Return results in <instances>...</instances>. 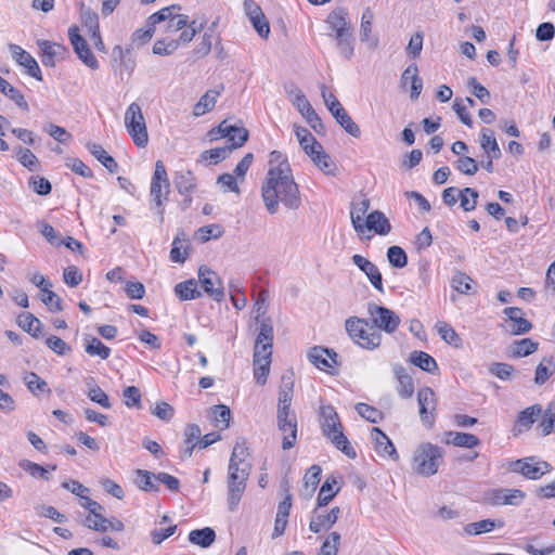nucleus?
<instances>
[{
  "label": "nucleus",
  "instance_id": "de8ad7c7",
  "mask_svg": "<svg viewBox=\"0 0 555 555\" xmlns=\"http://www.w3.org/2000/svg\"><path fill=\"white\" fill-rule=\"evenodd\" d=\"M206 23H207V21L204 17L201 18V21H198V20H193L192 22L189 21V24L186 25V27L181 29L182 33L180 34V37L178 39L179 44L180 43L186 44V43L191 42L193 40V38L195 37V35L204 28Z\"/></svg>",
  "mask_w": 555,
  "mask_h": 555
},
{
  "label": "nucleus",
  "instance_id": "bf43d9fd",
  "mask_svg": "<svg viewBox=\"0 0 555 555\" xmlns=\"http://www.w3.org/2000/svg\"><path fill=\"white\" fill-rule=\"evenodd\" d=\"M473 280L464 272L457 271L451 279V286L460 294H469Z\"/></svg>",
  "mask_w": 555,
  "mask_h": 555
},
{
  "label": "nucleus",
  "instance_id": "f8f14e48",
  "mask_svg": "<svg viewBox=\"0 0 555 555\" xmlns=\"http://www.w3.org/2000/svg\"><path fill=\"white\" fill-rule=\"evenodd\" d=\"M198 279L204 292L216 301H221L224 297L223 285L218 274L207 267H201Z\"/></svg>",
  "mask_w": 555,
  "mask_h": 555
},
{
  "label": "nucleus",
  "instance_id": "4468645a",
  "mask_svg": "<svg viewBox=\"0 0 555 555\" xmlns=\"http://www.w3.org/2000/svg\"><path fill=\"white\" fill-rule=\"evenodd\" d=\"M328 29L332 31L330 36H339L353 31L349 14L345 8H336L331 11L325 20Z\"/></svg>",
  "mask_w": 555,
  "mask_h": 555
},
{
  "label": "nucleus",
  "instance_id": "473e14b6",
  "mask_svg": "<svg viewBox=\"0 0 555 555\" xmlns=\"http://www.w3.org/2000/svg\"><path fill=\"white\" fill-rule=\"evenodd\" d=\"M410 362L430 374H435L438 371V364L436 360L424 351H413L410 354Z\"/></svg>",
  "mask_w": 555,
  "mask_h": 555
},
{
  "label": "nucleus",
  "instance_id": "39448f33",
  "mask_svg": "<svg viewBox=\"0 0 555 555\" xmlns=\"http://www.w3.org/2000/svg\"><path fill=\"white\" fill-rule=\"evenodd\" d=\"M443 449L430 442L421 443L414 452L413 470L423 477L435 475L443 462Z\"/></svg>",
  "mask_w": 555,
  "mask_h": 555
},
{
  "label": "nucleus",
  "instance_id": "6e6d98bb",
  "mask_svg": "<svg viewBox=\"0 0 555 555\" xmlns=\"http://www.w3.org/2000/svg\"><path fill=\"white\" fill-rule=\"evenodd\" d=\"M356 410L360 416L373 424L380 423L384 417L379 410L366 403H358Z\"/></svg>",
  "mask_w": 555,
  "mask_h": 555
},
{
  "label": "nucleus",
  "instance_id": "2f4dec72",
  "mask_svg": "<svg viewBox=\"0 0 555 555\" xmlns=\"http://www.w3.org/2000/svg\"><path fill=\"white\" fill-rule=\"evenodd\" d=\"M17 324L25 332L29 333L34 338H39L42 336V333H41L42 323L38 318H36L30 312L21 313L17 317Z\"/></svg>",
  "mask_w": 555,
  "mask_h": 555
},
{
  "label": "nucleus",
  "instance_id": "69168bd1",
  "mask_svg": "<svg viewBox=\"0 0 555 555\" xmlns=\"http://www.w3.org/2000/svg\"><path fill=\"white\" fill-rule=\"evenodd\" d=\"M340 534L336 531L331 532L317 555H337Z\"/></svg>",
  "mask_w": 555,
  "mask_h": 555
},
{
  "label": "nucleus",
  "instance_id": "58836bf2",
  "mask_svg": "<svg viewBox=\"0 0 555 555\" xmlns=\"http://www.w3.org/2000/svg\"><path fill=\"white\" fill-rule=\"evenodd\" d=\"M504 521L501 519H482L476 522L468 524L465 528L468 534L477 535L492 531L494 528H502Z\"/></svg>",
  "mask_w": 555,
  "mask_h": 555
},
{
  "label": "nucleus",
  "instance_id": "0e129e2a",
  "mask_svg": "<svg viewBox=\"0 0 555 555\" xmlns=\"http://www.w3.org/2000/svg\"><path fill=\"white\" fill-rule=\"evenodd\" d=\"M268 170H283L292 172L291 165L287 160V158L279 151H272L270 153V159H269V169Z\"/></svg>",
  "mask_w": 555,
  "mask_h": 555
},
{
  "label": "nucleus",
  "instance_id": "4be33fe9",
  "mask_svg": "<svg viewBox=\"0 0 555 555\" xmlns=\"http://www.w3.org/2000/svg\"><path fill=\"white\" fill-rule=\"evenodd\" d=\"M363 233L365 230L374 231L378 235H387L391 231V224L386 215L380 210H374L365 218L362 224Z\"/></svg>",
  "mask_w": 555,
  "mask_h": 555
},
{
  "label": "nucleus",
  "instance_id": "9b49d317",
  "mask_svg": "<svg viewBox=\"0 0 555 555\" xmlns=\"http://www.w3.org/2000/svg\"><path fill=\"white\" fill-rule=\"evenodd\" d=\"M526 499V493L520 489H493L486 493L485 500L490 505L518 506Z\"/></svg>",
  "mask_w": 555,
  "mask_h": 555
},
{
  "label": "nucleus",
  "instance_id": "7ed1b4c3",
  "mask_svg": "<svg viewBox=\"0 0 555 555\" xmlns=\"http://www.w3.org/2000/svg\"><path fill=\"white\" fill-rule=\"evenodd\" d=\"M321 428L323 435L349 459H356L357 452L343 433L339 416L332 405L320 408Z\"/></svg>",
  "mask_w": 555,
  "mask_h": 555
},
{
  "label": "nucleus",
  "instance_id": "4c0bfd02",
  "mask_svg": "<svg viewBox=\"0 0 555 555\" xmlns=\"http://www.w3.org/2000/svg\"><path fill=\"white\" fill-rule=\"evenodd\" d=\"M176 295L182 300L196 299L202 296L194 279L181 282L175 286Z\"/></svg>",
  "mask_w": 555,
  "mask_h": 555
},
{
  "label": "nucleus",
  "instance_id": "423d86ee",
  "mask_svg": "<svg viewBox=\"0 0 555 555\" xmlns=\"http://www.w3.org/2000/svg\"><path fill=\"white\" fill-rule=\"evenodd\" d=\"M170 192V182L166 167L162 160L155 163V170L151 181L150 196L151 208L156 210L159 216L160 222L164 220L165 207L164 204L168 201Z\"/></svg>",
  "mask_w": 555,
  "mask_h": 555
},
{
  "label": "nucleus",
  "instance_id": "5fc2aeb1",
  "mask_svg": "<svg viewBox=\"0 0 555 555\" xmlns=\"http://www.w3.org/2000/svg\"><path fill=\"white\" fill-rule=\"evenodd\" d=\"M231 420V411L230 408L223 404L215 405L211 409V421L215 426H219V423L222 424V429L228 428Z\"/></svg>",
  "mask_w": 555,
  "mask_h": 555
},
{
  "label": "nucleus",
  "instance_id": "2eb2a0df",
  "mask_svg": "<svg viewBox=\"0 0 555 555\" xmlns=\"http://www.w3.org/2000/svg\"><path fill=\"white\" fill-rule=\"evenodd\" d=\"M38 46L41 50V62L48 67L55 66L56 60L63 61L68 54L65 46L49 40H39Z\"/></svg>",
  "mask_w": 555,
  "mask_h": 555
},
{
  "label": "nucleus",
  "instance_id": "052dcab7",
  "mask_svg": "<svg viewBox=\"0 0 555 555\" xmlns=\"http://www.w3.org/2000/svg\"><path fill=\"white\" fill-rule=\"evenodd\" d=\"M294 392V379L293 373L284 374L282 376L280 389H279V401L281 402H292Z\"/></svg>",
  "mask_w": 555,
  "mask_h": 555
},
{
  "label": "nucleus",
  "instance_id": "bb28decb",
  "mask_svg": "<svg viewBox=\"0 0 555 555\" xmlns=\"http://www.w3.org/2000/svg\"><path fill=\"white\" fill-rule=\"evenodd\" d=\"M189 238L184 232H179L173 242L170 250V260L173 262L183 263L189 256Z\"/></svg>",
  "mask_w": 555,
  "mask_h": 555
},
{
  "label": "nucleus",
  "instance_id": "b1692460",
  "mask_svg": "<svg viewBox=\"0 0 555 555\" xmlns=\"http://www.w3.org/2000/svg\"><path fill=\"white\" fill-rule=\"evenodd\" d=\"M336 352L323 347H313L308 353V359L320 370H326L336 364Z\"/></svg>",
  "mask_w": 555,
  "mask_h": 555
},
{
  "label": "nucleus",
  "instance_id": "864d4df0",
  "mask_svg": "<svg viewBox=\"0 0 555 555\" xmlns=\"http://www.w3.org/2000/svg\"><path fill=\"white\" fill-rule=\"evenodd\" d=\"M543 436H547L555 430V404L551 403L543 414V418L538 425Z\"/></svg>",
  "mask_w": 555,
  "mask_h": 555
},
{
  "label": "nucleus",
  "instance_id": "c03bdc74",
  "mask_svg": "<svg viewBox=\"0 0 555 555\" xmlns=\"http://www.w3.org/2000/svg\"><path fill=\"white\" fill-rule=\"evenodd\" d=\"M80 17L89 34L98 35V30H100L98 14L90 8H87L83 3H80Z\"/></svg>",
  "mask_w": 555,
  "mask_h": 555
},
{
  "label": "nucleus",
  "instance_id": "0eeeda50",
  "mask_svg": "<svg viewBox=\"0 0 555 555\" xmlns=\"http://www.w3.org/2000/svg\"><path fill=\"white\" fill-rule=\"evenodd\" d=\"M125 127L138 147H145L149 143V133L141 106L133 102L125 113Z\"/></svg>",
  "mask_w": 555,
  "mask_h": 555
},
{
  "label": "nucleus",
  "instance_id": "412c9836",
  "mask_svg": "<svg viewBox=\"0 0 555 555\" xmlns=\"http://www.w3.org/2000/svg\"><path fill=\"white\" fill-rule=\"evenodd\" d=\"M278 428L283 433L282 449H292L297 441V417L276 418Z\"/></svg>",
  "mask_w": 555,
  "mask_h": 555
},
{
  "label": "nucleus",
  "instance_id": "37998d69",
  "mask_svg": "<svg viewBox=\"0 0 555 555\" xmlns=\"http://www.w3.org/2000/svg\"><path fill=\"white\" fill-rule=\"evenodd\" d=\"M337 481L334 477H328L325 482L322 485L320 492L317 499V506L323 507L326 506L333 498L338 493L339 488L333 491V486L336 485Z\"/></svg>",
  "mask_w": 555,
  "mask_h": 555
},
{
  "label": "nucleus",
  "instance_id": "ddd939ff",
  "mask_svg": "<svg viewBox=\"0 0 555 555\" xmlns=\"http://www.w3.org/2000/svg\"><path fill=\"white\" fill-rule=\"evenodd\" d=\"M68 37L78 57L91 69H96L99 67L98 60L90 50L86 39L79 35L76 26L68 29Z\"/></svg>",
  "mask_w": 555,
  "mask_h": 555
},
{
  "label": "nucleus",
  "instance_id": "774afa93",
  "mask_svg": "<svg viewBox=\"0 0 555 555\" xmlns=\"http://www.w3.org/2000/svg\"><path fill=\"white\" fill-rule=\"evenodd\" d=\"M212 29L206 30L202 36L201 42L193 50V55L197 59L208 55L212 47Z\"/></svg>",
  "mask_w": 555,
  "mask_h": 555
},
{
  "label": "nucleus",
  "instance_id": "338daca9",
  "mask_svg": "<svg viewBox=\"0 0 555 555\" xmlns=\"http://www.w3.org/2000/svg\"><path fill=\"white\" fill-rule=\"evenodd\" d=\"M16 156L18 162L30 171L35 170L39 164L37 156L28 149L18 146L16 149Z\"/></svg>",
  "mask_w": 555,
  "mask_h": 555
},
{
  "label": "nucleus",
  "instance_id": "a878e982",
  "mask_svg": "<svg viewBox=\"0 0 555 555\" xmlns=\"http://www.w3.org/2000/svg\"><path fill=\"white\" fill-rule=\"evenodd\" d=\"M173 183L179 194H188L196 190V178L192 170H179L175 172Z\"/></svg>",
  "mask_w": 555,
  "mask_h": 555
},
{
  "label": "nucleus",
  "instance_id": "393cba45",
  "mask_svg": "<svg viewBox=\"0 0 555 555\" xmlns=\"http://www.w3.org/2000/svg\"><path fill=\"white\" fill-rule=\"evenodd\" d=\"M202 430L196 424H189L184 429V448L180 452L182 460L192 456L194 448L198 444L201 439Z\"/></svg>",
  "mask_w": 555,
  "mask_h": 555
},
{
  "label": "nucleus",
  "instance_id": "1a4fd4ad",
  "mask_svg": "<svg viewBox=\"0 0 555 555\" xmlns=\"http://www.w3.org/2000/svg\"><path fill=\"white\" fill-rule=\"evenodd\" d=\"M508 470L519 473L525 478L537 480L551 470V465L545 461H538L534 456L511 461Z\"/></svg>",
  "mask_w": 555,
  "mask_h": 555
},
{
  "label": "nucleus",
  "instance_id": "13d9d810",
  "mask_svg": "<svg viewBox=\"0 0 555 555\" xmlns=\"http://www.w3.org/2000/svg\"><path fill=\"white\" fill-rule=\"evenodd\" d=\"M295 98L292 99V103L298 112L307 119L311 116L315 111L307 100L306 95L301 92L300 89L295 88Z\"/></svg>",
  "mask_w": 555,
  "mask_h": 555
},
{
  "label": "nucleus",
  "instance_id": "6ab92c4d",
  "mask_svg": "<svg viewBox=\"0 0 555 555\" xmlns=\"http://www.w3.org/2000/svg\"><path fill=\"white\" fill-rule=\"evenodd\" d=\"M371 436L374 440L375 451L383 457H389L393 461L399 459L396 448L388 436L378 427H373Z\"/></svg>",
  "mask_w": 555,
  "mask_h": 555
},
{
  "label": "nucleus",
  "instance_id": "a211bd4d",
  "mask_svg": "<svg viewBox=\"0 0 555 555\" xmlns=\"http://www.w3.org/2000/svg\"><path fill=\"white\" fill-rule=\"evenodd\" d=\"M352 261L363 273H365L373 287L378 292L384 293L383 278L378 268L361 255H353Z\"/></svg>",
  "mask_w": 555,
  "mask_h": 555
},
{
  "label": "nucleus",
  "instance_id": "e2e57ef3",
  "mask_svg": "<svg viewBox=\"0 0 555 555\" xmlns=\"http://www.w3.org/2000/svg\"><path fill=\"white\" fill-rule=\"evenodd\" d=\"M20 466L34 478H39L43 480L50 479L49 469L44 468L43 466L35 462L24 460L20 463Z\"/></svg>",
  "mask_w": 555,
  "mask_h": 555
},
{
  "label": "nucleus",
  "instance_id": "ea45409f",
  "mask_svg": "<svg viewBox=\"0 0 555 555\" xmlns=\"http://www.w3.org/2000/svg\"><path fill=\"white\" fill-rule=\"evenodd\" d=\"M336 48L339 54L346 59L350 60L354 54V37L353 31L335 36Z\"/></svg>",
  "mask_w": 555,
  "mask_h": 555
},
{
  "label": "nucleus",
  "instance_id": "9d476101",
  "mask_svg": "<svg viewBox=\"0 0 555 555\" xmlns=\"http://www.w3.org/2000/svg\"><path fill=\"white\" fill-rule=\"evenodd\" d=\"M417 401L422 423L431 428L436 421L435 411L437 408V398L434 390L430 387H422L417 392Z\"/></svg>",
  "mask_w": 555,
  "mask_h": 555
},
{
  "label": "nucleus",
  "instance_id": "f704fd0d",
  "mask_svg": "<svg viewBox=\"0 0 555 555\" xmlns=\"http://www.w3.org/2000/svg\"><path fill=\"white\" fill-rule=\"evenodd\" d=\"M308 156L321 171L326 175H334L336 166L322 145L321 149H315V153H310Z\"/></svg>",
  "mask_w": 555,
  "mask_h": 555
},
{
  "label": "nucleus",
  "instance_id": "5701e85b",
  "mask_svg": "<svg viewBox=\"0 0 555 555\" xmlns=\"http://www.w3.org/2000/svg\"><path fill=\"white\" fill-rule=\"evenodd\" d=\"M542 406L540 404H533L522 410L515 422L514 433L520 434L524 430H529L534 422L542 415Z\"/></svg>",
  "mask_w": 555,
  "mask_h": 555
},
{
  "label": "nucleus",
  "instance_id": "aec40b11",
  "mask_svg": "<svg viewBox=\"0 0 555 555\" xmlns=\"http://www.w3.org/2000/svg\"><path fill=\"white\" fill-rule=\"evenodd\" d=\"M371 207V202L366 197L356 199L351 203L350 219L354 231L361 235L363 234L362 224H364L367 211Z\"/></svg>",
  "mask_w": 555,
  "mask_h": 555
},
{
  "label": "nucleus",
  "instance_id": "f257e3e1",
  "mask_svg": "<svg viewBox=\"0 0 555 555\" xmlns=\"http://www.w3.org/2000/svg\"><path fill=\"white\" fill-rule=\"evenodd\" d=\"M261 196L269 214L279 211L280 203L289 210L301 206V196L293 172L268 170L261 186Z\"/></svg>",
  "mask_w": 555,
  "mask_h": 555
},
{
  "label": "nucleus",
  "instance_id": "72a5a7b5",
  "mask_svg": "<svg viewBox=\"0 0 555 555\" xmlns=\"http://www.w3.org/2000/svg\"><path fill=\"white\" fill-rule=\"evenodd\" d=\"M216 540V532L212 528L205 527L195 529L189 533V541L201 547H209Z\"/></svg>",
  "mask_w": 555,
  "mask_h": 555
},
{
  "label": "nucleus",
  "instance_id": "c756f323",
  "mask_svg": "<svg viewBox=\"0 0 555 555\" xmlns=\"http://www.w3.org/2000/svg\"><path fill=\"white\" fill-rule=\"evenodd\" d=\"M395 375L398 380V395L404 399L411 398L414 392V383L412 377L408 374L406 370L400 365L395 367Z\"/></svg>",
  "mask_w": 555,
  "mask_h": 555
},
{
  "label": "nucleus",
  "instance_id": "7c9ffc66",
  "mask_svg": "<svg viewBox=\"0 0 555 555\" xmlns=\"http://www.w3.org/2000/svg\"><path fill=\"white\" fill-rule=\"evenodd\" d=\"M87 149L111 173L118 170L117 162L102 147V145L89 142L87 144Z\"/></svg>",
  "mask_w": 555,
  "mask_h": 555
},
{
  "label": "nucleus",
  "instance_id": "09e8293b",
  "mask_svg": "<svg viewBox=\"0 0 555 555\" xmlns=\"http://www.w3.org/2000/svg\"><path fill=\"white\" fill-rule=\"evenodd\" d=\"M539 344L531 340L530 338H524L516 340L513 344V357L521 358L530 356L538 350Z\"/></svg>",
  "mask_w": 555,
  "mask_h": 555
},
{
  "label": "nucleus",
  "instance_id": "dca6fc26",
  "mask_svg": "<svg viewBox=\"0 0 555 555\" xmlns=\"http://www.w3.org/2000/svg\"><path fill=\"white\" fill-rule=\"evenodd\" d=\"M10 50L13 54L14 60L27 69V74L33 78L41 81L42 74L37 61L28 53L23 50L20 46L10 44Z\"/></svg>",
  "mask_w": 555,
  "mask_h": 555
},
{
  "label": "nucleus",
  "instance_id": "49530a36",
  "mask_svg": "<svg viewBox=\"0 0 555 555\" xmlns=\"http://www.w3.org/2000/svg\"><path fill=\"white\" fill-rule=\"evenodd\" d=\"M554 372L555 363L553 361V358H544L543 361L539 363L535 369L534 383L537 385H543L554 374Z\"/></svg>",
  "mask_w": 555,
  "mask_h": 555
},
{
  "label": "nucleus",
  "instance_id": "cd10ccee",
  "mask_svg": "<svg viewBox=\"0 0 555 555\" xmlns=\"http://www.w3.org/2000/svg\"><path fill=\"white\" fill-rule=\"evenodd\" d=\"M480 146L489 158L499 159L502 156L501 149L491 129L483 128L481 130Z\"/></svg>",
  "mask_w": 555,
  "mask_h": 555
},
{
  "label": "nucleus",
  "instance_id": "e433bc0d",
  "mask_svg": "<svg viewBox=\"0 0 555 555\" xmlns=\"http://www.w3.org/2000/svg\"><path fill=\"white\" fill-rule=\"evenodd\" d=\"M220 95V92L217 90H208L194 105L193 115L202 116L208 112H210L217 102V98Z\"/></svg>",
  "mask_w": 555,
  "mask_h": 555
},
{
  "label": "nucleus",
  "instance_id": "3c124183",
  "mask_svg": "<svg viewBox=\"0 0 555 555\" xmlns=\"http://www.w3.org/2000/svg\"><path fill=\"white\" fill-rule=\"evenodd\" d=\"M24 382L28 390L34 395H37L38 391L50 392V388L48 387L47 382L43 380L38 374L34 372L27 373L24 376Z\"/></svg>",
  "mask_w": 555,
  "mask_h": 555
},
{
  "label": "nucleus",
  "instance_id": "680f3d73",
  "mask_svg": "<svg viewBox=\"0 0 555 555\" xmlns=\"http://www.w3.org/2000/svg\"><path fill=\"white\" fill-rule=\"evenodd\" d=\"M86 352L90 356H98L102 360H106L111 356V349L95 337L91 338L86 345Z\"/></svg>",
  "mask_w": 555,
  "mask_h": 555
},
{
  "label": "nucleus",
  "instance_id": "c9c22d12",
  "mask_svg": "<svg viewBox=\"0 0 555 555\" xmlns=\"http://www.w3.org/2000/svg\"><path fill=\"white\" fill-rule=\"evenodd\" d=\"M0 91L8 96L10 100H12L20 108H22L25 112L29 111V105L26 102L24 95L22 92L13 87L9 81H7L4 78L0 76Z\"/></svg>",
  "mask_w": 555,
  "mask_h": 555
},
{
  "label": "nucleus",
  "instance_id": "20e7f679",
  "mask_svg": "<svg viewBox=\"0 0 555 555\" xmlns=\"http://www.w3.org/2000/svg\"><path fill=\"white\" fill-rule=\"evenodd\" d=\"M345 327L351 340L361 348L374 350L380 346L382 334L367 320L350 317L346 320Z\"/></svg>",
  "mask_w": 555,
  "mask_h": 555
},
{
  "label": "nucleus",
  "instance_id": "a18cd8bd",
  "mask_svg": "<svg viewBox=\"0 0 555 555\" xmlns=\"http://www.w3.org/2000/svg\"><path fill=\"white\" fill-rule=\"evenodd\" d=\"M87 385L89 386L88 397L91 401L100 404L104 409H109L112 406L108 396L94 384L93 377H90L87 380Z\"/></svg>",
  "mask_w": 555,
  "mask_h": 555
},
{
  "label": "nucleus",
  "instance_id": "f03ea898",
  "mask_svg": "<svg viewBox=\"0 0 555 555\" xmlns=\"http://www.w3.org/2000/svg\"><path fill=\"white\" fill-rule=\"evenodd\" d=\"M249 449L245 438L236 439L228 467V506L235 511L246 489L251 464L247 461Z\"/></svg>",
  "mask_w": 555,
  "mask_h": 555
},
{
  "label": "nucleus",
  "instance_id": "a19ab883",
  "mask_svg": "<svg viewBox=\"0 0 555 555\" xmlns=\"http://www.w3.org/2000/svg\"><path fill=\"white\" fill-rule=\"evenodd\" d=\"M274 340V328H273V322L270 317L262 318L259 321V332L256 337L255 344L257 345H266L271 344L273 345Z\"/></svg>",
  "mask_w": 555,
  "mask_h": 555
},
{
  "label": "nucleus",
  "instance_id": "603ef678",
  "mask_svg": "<svg viewBox=\"0 0 555 555\" xmlns=\"http://www.w3.org/2000/svg\"><path fill=\"white\" fill-rule=\"evenodd\" d=\"M479 194L473 188H465L460 191L461 207L464 211H472L476 208Z\"/></svg>",
  "mask_w": 555,
  "mask_h": 555
},
{
  "label": "nucleus",
  "instance_id": "f3484780",
  "mask_svg": "<svg viewBox=\"0 0 555 555\" xmlns=\"http://www.w3.org/2000/svg\"><path fill=\"white\" fill-rule=\"evenodd\" d=\"M321 507H315L309 524V529L313 533H319L323 529H330L338 519L340 508L333 507L327 514L320 513Z\"/></svg>",
  "mask_w": 555,
  "mask_h": 555
},
{
  "label": "nucleus",
  "instance_id": "79ce46f5",
  "mask_svg": "<svg viewBox=\"0 0 555 555\" xmlns=\"http://www.w3.org/2000/svg\"><path fill=\"white\" fill-rule=\"evenodd\" d=\"M134 475V483L140 490L145 492H157L159 490L158 486L153 481L154 474L145 469H137Z\"/></svg>",
  "mask_w": 555,
  "mask_h": 555
},
{
  "label": "nucleus",
  "instance_id": "6e6552de",
  "mask_svg": "<svg viewBox=\"0 0 555 555\" xmlns=\"http://www.w3.org/2000/svg\"><path fill=\"white\" fill-rule=\"evenodd\" d=\"M367 312L371 317L372 325L377 331H384L391 334L397 331L400 325V318L392 310L370 302L367 305Z\"/></svg>",
  "mask_w": 555,
  "mask_h": 555
},
{
  "label": "nucleus",
  "instance_id": "4d7b16f0",
  "mask_svg": "<svg viewBox=\"0 0 555 555\" xmlns=\"http://www.w3.org/2000/svg\"><path fill=\"white\" fill-rule=\"evenodd\" d=\"M387 258L393 268H404L408 264L406 253L400 246H390L387 250Z\"/></svg>",
  "mask_w": 555,
  "mask_h": 555
},
{
  "label": "nucleus",
  "instance_id": "8fccbe9b",
  "mask_svg": "<svg viewBox=\"0 0 555 555\" xmlns=\"http://www.w3.org/2000/svg\"><path fill=\"white\" fill-rule=\"evenodd\" d=\"M436 328L441 339H443L447 344L453 345L455 347L460 346L461 339L450 324L443 321H439L436 324Z\"/></svg>",
  "mask_w": 555,
  "mask_h": 555
},
{
  "label": "nucleus",
  "instance_id": "c85d7f7f",
  "mask_svg": "<svg viewBox=\"0 0 555 555\" xmlns=\"http://www.w3.org/2000/svg\"><path fill=\"white\" fill-rule=\"evenodd\" d=\"M331 114L347 133L353 138H359L361 135L360 127L352 120L343 105H339L337 108L331 111Z\"/></svg>",
  "mask_w": 555,
  "mask_h": 555
}]
</instances>
